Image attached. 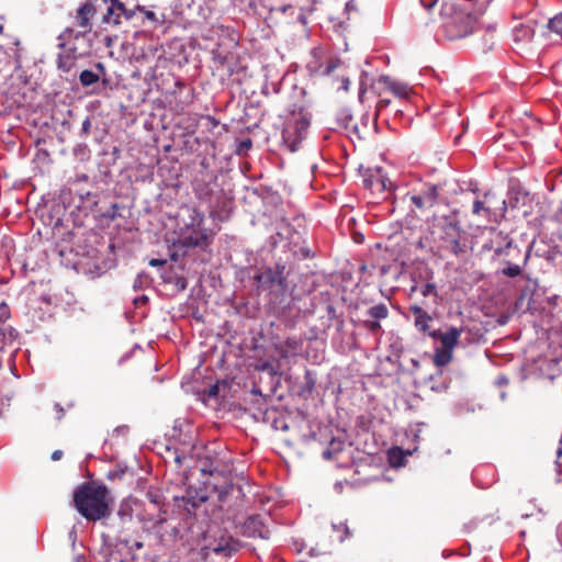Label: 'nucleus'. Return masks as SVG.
Masks as SVG:
<instances>
[{
  "instance_id": "obj_1",
  "label": "nucleus",
  "mask_w": 562,
  "mask_h": 562,
  "mask_svg": "<svg viewBox=\"0 0 562 562\" xmlns=\"http://www.w3.org/2000/svg\"><path fill=\"white\" fill-rule=\"evenodd\" d=\"M108 494L104 485L83 483L74 494L75 507L86 519L100 520L110 513Z\"/></svg>"
},
{
  "instance_id": "obj_2",
  "label": "nucleus",
  "mask_w": 562,
  "mask_h": 562,
  "mask_svg": "<svg viewBox=\"0 0 562 562\" xmlns=\"http://www.w3.org/2000/svg\"><path fill=\"white\" fill-rule=\"evenodd\" d=\"M438 13L439 26L449 40H459L472 33L475 18L453 0H443Z\"/></svg>"
},
{
  "instance_id": "obj_3",
  "label": "nucleus",
  "mask_w": 562,
  "mask_h": 562,
  "mask_svg": "<svg viewBox=\"0 0 562 562\" xmlns=\"http://www.w3.org/2000/svg\"><path fill=\"white\" fill-rule=\"evenodd\" d=\"M436 241L441 250L460 256L467 250V236L460 225L453 221H443L437 226Z\"/></svg>"
},
{
  "instance_id": "obj_4",
  "label": "nucleus",
  "mask_w": 562,
  "mask_h": 562,
  "mask_svg": "<svg viewBox=\"0 0 562 562\" xmlns=\"http://www.w3.org/2000/svg\"><path fill=\"white\" fill-rule=\"evenodd\" d=\"M181 217L186 231L179 241L183 247L200 246L206 239L205 229L202 227L204 215L193 207H184L181 210Z\"/></svg>"
},
{
  "instance_id": "obj_5",
  "label": "nucleus",
  "mask_w": 562,
  "mask_h": 562,
  "mask_svg": "<svg viewBox=\"0 0 562 562\" xmlns=\"http://www.w3.org/2000/svg\"><path fill=\"white\" fill-rule=\"evenodd\" d=\"M310 121L302 113H293L285 122L282 139L285 146L295 151L307 134Z\"/></svg>"
},
{
  "instance_id": "obj_6",
  "label": "nucleus",
  "mask_w": 562,
  "mask_h": 562,
  "mask_svg": "<svg viewBox=\"0 0 562 562\" xmlns=\"http://www.w3.org/2000/svg\"><path fill=\"white\" fill-rule=\"evenodd\" d=\"M95 9L94 7L86 2L77 10V22L78 25L82 29V31H75L74 29H66L58 37L59 47H65V41H71L72 38H79L83 34L88 33L91 29L90 19L94 15Z\"/></svg>"
},
{
  "instance_id": "obj_7",
  "label": "nucleus",
  "mask_w": 562,
  "mask_h": 562,
  "mask_svg": "<svg viewBox=\"0 0 562 562\" xmlns=\"http://www.w3.org/2000/svg\"><path fill=\"white\" fill-rule=\"evenodd\" d=\"M461 334L462 329L457 327H449L446 331L434 330L430 333V336L440 341L441 348L453 350L459 341Z\"/></svg>"
},
{
  "instance_id": "obj_8",
  "label": "nucleus",
  "mask_w": 562,
  "mask_h": 562,
  "mask_svg": "<svg viewBox=\"0 0 562 562\" xmlns=\"http://www.w3.org/2000/svg\"><path fill=\"white\" fill-rule=\"evenodd\" d=\"M66 46L60 47L63 53H60L57 57V66L63 71H69L78 57L77 48L70 45V41H65Z\"/></svg>"
},
{
  "instance_id": "obj_9",
  "label": "nucleus",
  "mask_w": 562,
  "mask_h": 562,
  "mask_svg": "<svg viewBox=\"0 0 562 562\" xmlns=\"http://www.w3.org/2000/svg\"><path fill=\"white\" fill-rule=\"evenodd\" d=\"M379 82L397 98L406 99L409 97L412 91L407 83L394 80L389 76L380 77Z\"/></svg>"
},
{
  "instance_id": "obj_10",
  "label": "nucleus",
  "mask_w": 562,
  "mask_h": 562,
  "mask_svg": "<svg viewBox=\"0 0 562 562\" xmlns=\"http://www.w3.org/2000/svg\"><path fill=\"white\" fill-rule=\"evenodd\" d=\"M244 531L249 537L269 538V530L259 516L249 517L245 521Z\"/></svg>"
},
{
  "instance_id": "obj_11",
  "label": "nucleus",
  "mask_w": 562,
  "mask_h": 562,
  "mask_svg": "<svg viewBox=\"0 0 562 562\" xmlns=\"http://www.w3.org/2000/svg\"><path fill=\"white\" fill-rule=\"evenodd\" d=\"M239 549V542L232 537H222L212 547L214 553L231 557L233 553L237 552Z\"/></svg>"
},
{
  "instance_id": "obj_12",
  "label": "nucleus",
  "mask_w": 562,
  "mask_h": 562,
  "mask_svg": "<svg viewBox=\"0 0 562 562\" xmlns=\"http://www.w3.org/2000/svg\"><path fill=\"white\" fill-rule=\"evenodd\" d=\"M126 9L124 4L117 0H111L110 5L106 9V13L103 16V22L106 24L116 25L120 23V18L125 14Z\"/></svg>"
},
{
  "instance_id": "obj_13",
  "label": "nucleus",
  "mask_w": 562,
  "mask_h": 562,
  "mask_svg": "<svg viewBox=\"0 0 562 562\" xmlns=\"http://www.w3.org/2000/svg\"><path fill=\"white\" fill-rule=\"evenodd\" d=\"M411 312L415 315V326L420 331H426L428 329V323L431 319L427 312H425L420 306L413 305L411 306Z\"/></svg>"
},
{
  "instance_id": "obj_14",
  "label": "nucleus",
  "mask_w": 562,
  "mask_h": 562,
  "mask_svg": "<svg viewBox=\"0 0 562 562\" xmlns=\"http://www.w3.org/2000/svg\"><path fill=\"white\" fill-rule=\"evenodd\" d=\"M207 487L217 494L218 502H225L233 491V484L227 479L224 480L223 484L209 482Z\"/></svg>"
},
{
  "instance_id": "obj_15",
  "label": "nucleus",
  "mask_w": 562,
  "mask_h": 562,
  "mask_svg": "<svg viewBox=\"0 0 562 562\" xmlns=\"http://www.w3.org/2000/svg\"><path fill=\"white\" fill-rule=\"evenodd\" d=\"M514 40L516 42H528L533 37L535 30L531 25H519L514 29Z\"/></svg>"
},
{
  "instance_id": "obj_16",
  "label": "nucleus",
  "mask_w": 562,
  "mask_h": 562,
  "mask_svg": "<svg viewBox=\"0 0 562 562\" xmlns=\"http://www.w3.org/2000/svg\"><path fill=\"white\" fill-rule=\"evenodd\" d=\"M547 27L550 34L555 35L558 41H562V13L550 19Z\"/></svg>"
},
{
  "instance_id": "obj_17",
  "label": "nucleus",
  "mask_w": 562,
  "mask_h": 562,
  "mask_svg": "<svg viewBox=\"0 0 562 562\" xmlns=\"http://www.w3.org/2000/svg\"><path fill=\"white\" fill-rule=\"evenodd\" d=\"M452 359V350L446 348H438L434 355V362L438 367L448 364Z\"/></svg>"
},
{
  "instance_id": "obj_18",
  "label": "nucleus",
  "mask_w": 562,
  "mask_h": 562,
  "mask_svg": "<svg viewBox=\"0 0 562 562\" xmlns=\"http://www.w3.org/2000/svg\"><path fill=\"white\" fill-rule=\"evenodd\" d=\"M368 315L376 321L384 319L389 316V310L385 304L380 303L368 310Z\"/></svg>"
},
{
  "instance_id": "obj_19",
  "label": "nucleus",
  "mask_w": 562,
  "mask_h": 562,
  "mask_svg": "<svg viewBox=\"0 0 562 562\" xmlns=\"http://www.w3.org/2000/svg\"><path fill=\"white\" fill-rule=\"evenodd\" d=\"M79 79L83 87H89L99 81V75H97L92 70L86 69L81 71Z\"/></svg>"
},
{
  "instance_id": "obj_20",
  "label": "nucleus",
  "mask_w": 562,
  "mask_h": 562,
  "mask_svg": "<svg viewBox=\"0 0 562 562\" xmlns=\"http://www.w3.org/2000/svg\"><path fill=\"white\" fill-rule=\"evenodd\" d=\"M344 442L340 440H331L329 447L324 450L323 457L324 459H331L334 454L338 453L342 450Z\"/></svg>"
},
{
  "instance_id": "obj_21",
  "label": "nucleus",
  "mask_w": 562,
  "mask_h": 562,
  "mask_svg": "<svg viewBox=\"0 0 562 562\" xmlns=\"http://www.w3.org/2000/svg\"><path fill=\"white\" fill-rule=\"evenodd\" d=\"M283 270H284V267H282L280 269V267L278 266V270L277 271H272V270H268L266 273H265V277L271 282V283H277L279 285H282L284 283V278H283Z\"/></svg>"
},
{
  "instance_id": "obj_22",
  "label": "nucleus",
  "mask_w": 562,
  "mask_h": 562,
  "mask_svg": "<svg viewBox=\"0 0 562 562\" xmlns=\"http://www.w3.org/2000/svg\"><path fill=\"white\" fill-rule=\"evenodd\" d=\"M340 65V60L339 59H336V58H333V59H329L326 65H322L319 68H318V74L322 75V76H328L330 75L335 69H337Z\"/></svg>"
},
{
  "instance_id": "obj_23",
  "label": "nucleus",
  "mask_w": 562,
  "mask_h": 562,
  "mask_svg": "<svg viewBox=\"0 0 562 562\" xmlns=\"http://www.w3.org/2000/svg\"><path fill=\"white\" fill-rule=\"evenodd\" d=\"M522 268L519 265L507 262V266L502 270V273L509 278L518 277Z\"/></svg>"
},
{
  "instance_id": "obj_24",
  "label": "nucleus",
  "mask_w": 562,
  "mask_h": 562,
  "mask_svg": "<svg viewBox=\"0 0 562 562\" xmlns=\"http://www.w3.org/2000/svg\"><path fill=\"white\" fill-rule=\"evenodd\" d=\"M254 368L256 371H259V372H269L270 374L277 373L276 368L273 367V364L270 361L260 360L257 363H255Z\"/></svg>"
},
{
  "instance_id": "obj_25",
  "label": "nucleus",
  "mask_w": 562,
  "mask_h": 562,
  "mask_svg": "<svg viewBox=\"0 0 562 562\" xmlns=\"http://www.w3.org/2000/svg\"><path fill=\"white\" fill-rule=\"evenodd\" d=\"M423 194L426 196L428 205H432L436 202L438 195L437 187H429Z\"/></svg>"
},
{
  "instance_id": "obj_26",
  "label": "nucleus",
  "mask_w": 562,
  "mask_h": 562,
  "mask_svg": "<svg viewBox=\"0 0 562 562\" xmlns=\"http://www.w3.org/2000/svg\"><path fill=\"white\" fill-rule=\"evenodd\" d=\"M420 293L423 296L436 295V286L434 283H425L420 286Z\"/></svg>"
},
{
  "instance_id": "obj_27",
  "label": "nucleus",
  "mask_w": 562,
  "mask_h": 562,
  "mask_svg": "<svg viewBox=\"0 0 562 562\" xmlns=\"http://www.w3.org/2000/svg\"><path fill=\"white\" fill-rule=\"evenodd\" d=\"M419 1H420V4L423 5L424 10L429 14H432V12L435 11V9L437 7V2H438V0H419Z\"/></svg>"
},
{
  "instance_id": "obj_28",
  "label": "nucleus",
  "mask_w": 562,
  "mask_h": 562,
  "mask_svg": "<svg viewBox=\"0 0 562 562\" xmlns=\"http://www.w3.org/2000/svg\"><path fill=\"white\" fill-rule=\"evenodd\" d=\"M411 201L419 209L428 205L427 199L424 194L412 195Z\"/></svg>"
},
{
  "instance_id": "obj_29",
  "label": "nucleus",
  "mask_w": 562,
  "mask_h": 562,
  "mask_svg": "<svg viewBox=\"0 0 562 562\" xmlns=\"http://www.w3.org/2000/svg\"><path fill=\"white\" fill-rule=\"evenodd\" d=\"M333 528L336 530H342V535L339 537L340 541H344L350 535L349 528L345 522H340L339 525H333Z\"/></svg>"
},
{
  "instance_id": "obj_30",
  "label": "nucleus",
  "mask_w": 562,
  "mask_h": 562,
  "mask_svg": "<svg viewBox=\"0 0 562 562\" xmlns=\"http://www.w3.org/2000/svg\"><path fill=\"white\" fill-rule=\"evenodd\" d=\"M135 504V502L133 499H127L126 501V527L128 528V525L131 524L132 521V516H133V505Z\"/></svg>"
},
{
  "instance_id": "obj_31",
  "label": "nucleus",
  "mask_w": 562,
  "mask_h": 562,
  "mask_svg": "<svg viewBox=\"0 0 562 562\" xmlns=\"http://www.w3.org/2000/svg\"><path fill=\"white\" fill-rule=\"evenodd\" d=\"M294 256L307 258L310 256V251L306 246H300L299 248H293Z\"/></svg>"
},
{
  "instance_id": "obj_32",
  "label": "nucleus",
  "mask_w": 562,
  "mask_h": 562,
  "mask_svg": "<svg viewBox=\"0 0 562 562\" xmlns=\"http://www.w3.org/2000/svg\"><path fill=\"white\" fill-rule=\"evenodd\" d=\"M364 326L372 333H375L381 328V325L376 319L366 321Z\"/></svg>"
},
{
  "instance_id": "obj_33",
  "label": "nucleus",
  "mask_w": 562,
  "mask_h": 562,
  "mask_svg": "<svg viewBox=\"0 0 562 562\" xmlns=\"http://www.w3.org/2000/svg\"><path fill=\"white\" fill-rule=\"evenodd\" d=\"M482 211H487V210L483 206V203L480 200H475L473 203V213L479 215V214H481Z\"/></svg>"
},
{
  "instance_id": "obj_34",
  "label": "nucleus",
  "mask_w": 562,
  "mask_h": 562,
  "mask_svg": "<svg viewBox=\"0 0 562 562\" xmlns=\"http://www.w3.org/2000/svg\"><path fill=\"white\" fill-rule=\"evenodd\" d=\"M366 182H367V186L369 188H374L375 186H378L380 189H385L386 188V184H385L383 179L376 180L375 183L372 180H370V181L366 180Z\"/></svg>"
},
{
  "instance_id": "obj_35",
  "label": "nucleus",
  "mask_w": 562,
  "mask_h": 562,
  "mask_svg": "<svg viewBox=\"0 0 562 562\" xmlns=\"http://www.w3.org/2000/svg\"><path fill=\"white\" fill-rule=\"evenodd\" d=\"M0 317L3 319L9 317V307L5 303L0 304Z\"/></svg>"
},
{
  "instance_id": "obj_36",
  "label": "nucleus",
  "mask_w": 562,
  "mask_h": 562,
  "mask_svg": "<svg viewBox=\"0 0 562 562\" xmlns=\"http://www.w3.org/2000/svg\"><path fill=\"white\" fill-rule=\"evenodd\" d=\"M350 120H351V114L347 111L342 112L341 121L345 126L348 125Z\"/></svg>"
},
{
  "instance_id": "obj_37",
  "label": "nucleus",
  "mask_w": 562,
  "mask_h": 562,
  "mask_svg": "<svg viewBox=\"0 0 562 562\" xmlns=\"http://www.w3.org/2000/svg\"><path fill=\"white\" fill-rule=\"evenodd\" d=\"M63 457V451L61 450H55L53 453H52V460L53 461H58L60 460Z\"/></svg>"
},
{
  "instance_id": "obj_38",
  "label": "nucleus",
  "mask_w": 562,
  "mask_h": 562,
  "mask_svg": "<svg viewBox=\"0 0 562 562\" xmlns=\"http://www.w3.org/2000/svg\"><path fill=\"white\" fill-rule=\"evenodd\" d=\"M55 409L57 412V419H61L64 417V408L59 404H55Z\"/></svg>"
},
{
  "instance_id": "obj_39",
  "label": "nucleus",
  "mask_w": 562,
  "mask_h": 562,
  "mask_svg": "<svg viewBox=\"0 0 562 562\" xmlns=\"http://www.w3.org/2000/svg\"><path fill=\"white\" fill-rule=\"evenodd\" d=\"M165 262H166L165 260H160V259H151V260L149 261V265H150L151 267H160V266H162Z\"/></svg>"
},
{
  "instance_id": "obj_40",
  "label": "nucleus",
  "mask_w": 562,
  "mask_h": 562,
  "mask_svg": "<svg viewBox=\"0 0 562 562\" xmlns=\"http://www.w3.org/2000/svg\"><path fill=\"white\" fill-rule=\"evenodd\" d=\"M390 104V100L381 99L378 103V109L386 108Z\"/></svg>"
},
{
  "instance_id": "obj_41",
  "label": "nucleus",
  "mask_w": 562,
  "mask_h": 562,
  "mask_svg": "<svg viewBox=\"0 0 562 562\" xmlns=\"http://www.w3.org/2000/svg\"><path fill=\"white\" fill-rule=\"evenodd\" d=\"M147 497L149 498V501H150L153 504L158 505V503H159V502H158V497H157L156 495H154V494H151V493H148V494H147Z\"/></svg>"
},
{
  "instance_id": "obj_42",
  "label": "nucleus",
  "mask_w": 562,
  "mask_h": 562,
  "mask_svg": "<svg viewBox=\"0 0 562 562\" xmlns=\"http://www.w3.org/2000/svg\"><path fill=\"white\" fill-rule=\"evenodd\" d=\"M349 85H350V81H349V79H348V78H344V79L341 80V87H342V89H344V90H346V91H347V90L349 89Z\"/></svg>"
},
{
  "instance_id": "obj_43",
  "label": "nucleus",
  "mask_w": 562,
  "mask_h": 562,
  "mask_svg": "<svg viewBox=\"0 0 562 562\" xmlns=\"http://www.w3.org/2000/svg\"><path fill=\"white\" fill-rule=\"evenodd\" d=\"M90 126H91V124H90L89 119L85 120L82 123L83 131H88L90 128Z\"/></svg>"
},
{
  "instance_id": "obj_44",
  "label": "nucleus",
  "mask_w": 562,
  "mask_h": 562,
  "mask_svg": "<svg viewBox=\"0 0 562 562\" xmlns=\"http://www.w3.org/2000/svg\"><path fill=\"white\" fill-rule=\"evenodd\" d=\"M366 93V89L364 88H360V91H359V100L362 102V99H363V95Z\"/></svg>"
},
{
  "instance_id": "obj_45",
  "label": "nucleus",
  "mask_w": 562,
  "mask_h": 562,
  "mask_svg": "<svg viewBox=\"0 0 562 562\" xmlns=\"http://www.w3.org/2000/svg\"><path fill=\"white\" fill-rule=\"evenodd\" d=\"M133 548H135V549L139 550V549H142V548H143V543H142V542H135V543L133 544Z\"/></svg>"
},
{
  "instance_id": "obj_46",
  "label": "nucleus",
  "mask_w": 562,
  "mask_h": 562,
  "mask_svg": "<svg viewBox=\"0 0 562 562\" xmlns=\"http://www.w3.org/2000/svg\"><path fill=\"white\" fill-rule=\"evenodd\" d=\"M165 521V518L159 516L157 520H155V524H162Z\"/></svg>"
},
{
  "instance_id": "obj_47",
  "label": "nucleus",
  "mask_w": 562,
  "mask_h": 562,
  "mask_svg": "<svg viewBox=\"0 0 562 562\" xmlns=\"http://www.w3.org/2000/svg\"><path fill=\"white\" fill-rule=\"evenodd\" d=\"M146 16H147L148 19H154L155 14H154V12H147V13H146Z\"/></svg>"
},
{
  "instance_id": "obj_48",
  "label": "nucleus",
  "mask_w": 562,
  "mask_h": 562,
  "mask_svg": "<svg viewBox=\"0 0 562 562\" xmlns=\"http://www.w3.org/2000/svg\"><path fill=\"white\" fill-rule=\"evenodd\" d=\"M557 456L558 457H561L562 456V446L559 447L558 451H557Z\"/></svg>"
},
{
  "instance_id": "obj_49",
  "label": "nucleus",
  "mask_w": 562,
  "mask_h": 562,
  "mask_svg": "<svg viewBox=\"0 0 562 562\" xmlns=\"http://www.w3.org/2000/svg\"><path fill=\"white\" fill-rule=\"evenodd\" d=\"M97 67L100 68L101 70L104 69L103 65L101 63L97 64Z\"/></svg>"
},
{
  "instance_id": "obj_50",
  "label": "nucleus",
  "mask_w": 562,
  "mask_h": 562,
  "mask_svg": "<svg viewBox=\"0 0 562 562\" xmlns=\"http://www.w3.org/2000/svg\"><path fill=\"white\" fill-rule=\"evenodd\" d=\"M528 258H529V255L527 254V255H526V257H525V260H524V265H526V263H527Z\"/></svg>"
},
{
  "instance_id": "obj_51",
  "label": "nucleus",
  "mask_w": 562,
  "mask_h": 562,
  "mask_svg": "<svg viewBox=\"0 0 562 562\" xmlns=\"http://www.w3.org/2000/svg\"><path fill=\"white\" fill-rule=\"evenodd\" d=\"M281 429H282V430H286V429H288V425H285V424H284V425H282Z\"/></svg>"
},
{
  "instance_id": "obj_52",
  "label": "nucleus",
  "mask_w": 562,
  "mask_h": 562,
  "mask_svg": "<svg viewBox=\"0 0 562 562\" xmlns=\"http://www.w3.org/2000/svg\"><path fill=\"white\" fill-rule=\"evenodd\" d=\"M529 516H530V514H524V515H522V517H524V518H527V517H529Z\"/></svg>"
},
{
  "instance_id": "obj_53",
  "label": "nucleus",
  "mask_w": 562,
  "mask_h": 562,
  "mask_svg": "<svg viewBox=\"0 0 562 562\" xmlns=\"http://www.w3.org/2000/svg\"><path fill=\"white\" fill-rule=\"evenodd\" d=\"M3 26L0 24V33H2Z\"/></svg>"
}]
</instances>
